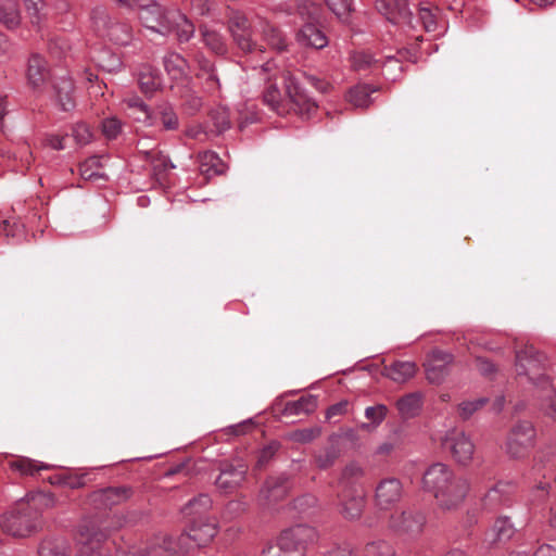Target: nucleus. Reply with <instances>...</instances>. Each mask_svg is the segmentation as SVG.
I'll use <instances>...</instances> for the list:
<instances>
[{"label": "nucleus", "instance_id": "1", "mask_svg": "<svg viewBox=\"0 0 556 556\" xmlns=\"http://www.w3.org/2000/svg\"><path fill=\"white\" fill-rule=\"evenodd\" d=\"M55 505L50 492H29L20 498L16 506L0 516V528L14 538H27L42 528L41 510Z\"/></svg>", "mask_w": 556, "mask_h": 556}, {"label": "nucleus", "instance_id": "2", "mask_svg": "<svg viewBox=\"0 0 556 556\" xmlns=\"http://www.w3.org/2000/svg\"><path fill=\"white\" fill-rule=\"evenodd\" d=\"M422 486L433 495L438 506L444 510L457 509L469 492V482L457 477L445 464L431 465L422 477Z\"/></svg>", "mask_w": 556, "mask_h": 556}, {"label": "nucleus", "instance_id": "3", "mask_svg": "<svg viewBox=\"0 0 556 556\" xmlns=\"http://www.w3.org/2000/svg\"><path fill=\"white\" fill-rule=\"evenodd\" d=\"M318 540V532L307 525H296L283 530L277 545L268 546L263 556H305L306 549Z\"/></svg>", "mask_w": 556, "mask_h": 556}, {"label": "nucleus", "instance_id": "4", "mask_svg": "<svg viewBox=\"0 0 556 556\" xmlns=\"http://www.w3.org/2000/svg\"><path fill=\"white\" fill-rule=\"evenodd\" d=\"M427 517L420 509L407 507L393 511L388 520V528L404 540H417L424 532Z\"/></svg>", "mask_w": 556, "mask_h": 556}, {"label": "nucleus", "instance_id": "5", "mask_svg": "<svg viewBox=\"0 0 556 556\" xmlns=\"http://www.w3.org/2000/svg\"><path fill=\"white\" fill-rule=\"evenodd\" d=\"M226 18L227 30L236 46L244 53L257 51L258 46L253 39V29L245 13L228 8Z\"/></svg>", "mask_w": 556, "mask_h": 556}, {"label": "nucleus", "instance_id": "6", "mask_svg": "<svg viewBox=\"0 0 556 556\" xmlns=\"http://www.w3.org/2000/svg\"><path fill=\"white\" fill-rule=\"evenodd\" d=\"M191 549L188 535L155 536L142 548L132 551L128 556H185Z\"/></svg>", "mask_w": 556, "mask_h": 556}, {"label": "nucleus", "instance_id": "7", "mask_svg": "<svg viewBox=\"0 0 556 556\" xmlns=\"http://www.w3.org/2000/svg\"><path fill=\"white\" fill-rule=\"evenodd\" d=\"M131 9L138 11L139 20L146 28L168 36L173 10L164 9L156 0H136Z\"/></svg>", "mask_w": 556, "mask_h": 556}, {"label": "nucleus", "instance_id": "8", "mask_svg": "<svg viewBox=\"0 0 556 556\" xmlns=\"http://www.w3.org/2000/svg\"><path fill=\"white\" fill-rule=\"evenodd\" d=\"M118 526L119 521L110 516L85 518L78 526L77 541L83 545L99 544Z\"/></svg>", "mask_w": 556, "mask_h": 556}, {"label": "nucleus", "instance_id": "9", "mask_svg": "<svg viewBox=\"0 0 556 556\" xmlns=\"http://www.w3.org/2000/svg\"><path fill=\"white\" fill-rule=\"evenodd\" d=\"M290 489V479L285 473L269 477L260 491L258 504L264 509L273 510L276 504L288 495Z\"/></svg>", "mask_w": 556, "mask_h": 556}, {"label": "nucleus", "instance_id": "10", "mask_svg": "<svg viewBox=\"0 0 556 556\" xmlns=\"http://www.w3.org/2000/svg\"><path fill=\"white\" fill-rule=\"evenodd\" d=\"M286 90L294 110L305 118H308L317 109V104L307 92L301 87L298 79L288 74L285 77Z\"/></svg>", "mask_w": 556, "mask_h": 556}, {"label": "nucleus", "instance_id": "11", "mask_svg": "<svg viewBox=\"0 0 556 556\" xmlns=\"http://www.w3.org/2000/svg\"><path fill=\"white\" fill-rule=\"evenodd\" d=\"M375 8L393 25H409L413 13L407 0H376Z\"/></svg>", "mask_w": 556, "mask_h": 556}, {"label": "nucleus", "instance_id": "12", "mask_svg": "<svg viewBox=\"0 0 556 556\" xmlns=\"http://www.w3.org/2000/svg\"><path fill=\"white\" fill-rule=\"evenodd\" d=\"M403 496V484L396 478L382 479L375 490V502L379 509L394 507Z\"/></svg>", "mask_w": 556, "mask_h": 556}, {"label": "nucleus", "instance_id": "13", "mask_svg": "<svg viewBox=\"0 0 556 556\" xmlns=\"http://www.w3.org/2000/svg\"><path fill=\"white\" fill-rule=\"evenodd\" d=\"M453 362V355L448 352L434 349L425 363L426 376L430 383L440 384L448 375V366Z\"/></svg>", "mask_w": 556, "mask_h": 556}, {"label": "nucleus", "instance_id": "14", "mask_svg": "<svg viewBox=\"0 0 556 556\" xmlns=\"http://www.w3.org/2000/svg\"><path fill=\"white\" fill-rule=\"evenodd\" d=\"M130 495L131 489L128 486H109L92 492L89 501L97 508H110L124 503Z\"/></svg>", "mask_w": 556, "mask_h": 556}, {"label": "nucleus", "instance_id": "15", "mask_svg": "<svg viewBox=\"0 0 556 556\" xmlns=\"http://www.w3.org/2000/svg\"><path fill=\"white\" fill-rule=\"evenodd\" d=\"M340 511L345 519H358L365 507V496L361 490H342L338 494Z\"/></svg>", "mask_w": 556, "mask_h": 556}, {"label": "nucleus", "instance_id": "16", "mask_svg": "<svg viewBox=\"0 0 556 556\" xmlns=\"http://www.w3.org/2000/svg\"><path fill=\"white\" fill-rule=\"evenodd\" d=\"M535 441V429L529 421H521L513 429L507 440L509 452H519L533 447Z\"/></svg>", "mask_w": 556, "mask_h": 556}, {"label": "nucleus", "instance_id": "17", "mask_svg": "<svg viewBox=\"0 0 556 556\" xmlns=\"http://www.w3.org/2000/svg\"><path fill=\"white\" fill-rule=\"evenodd\" d=\"M26 77L28 85L35 91H41L48 77L49 70L46 59L39 53H33L27 62Z\"/></svg>", "mask_w": 556, "mask_h": 556}, {"label": "nucleus", "instance_id": "18", "mask_svg": "<svg viewBox=\"0 0 556 556\" xmlns=\"http://www.w3.org/2000/svg\"><path fill=\"white\" fill-rule=\"evenodd\" d=\"M190 547H200L206 545L217 534V527L214 522L205 521L203 519H191V525L188 532Z\"/></svg>", "mask_w": 556, "mask_h": 556}, {"label": "nucleus", "instance_id": "19", "mask_svg": "<svg viewBox=\"0 0 556 556\" xmlns=\"http://www.w3.org/2000/svg\"><path fill=\"white\" fill-rule=\"evenodd\" d=\"M513 485L506 482H498L492 486L482 498L483 507L488 510H495L510 503Z\"/></svg>", "mask_w": 556, "mask_h": 556}, {"label": "nucleus", "instance_id": "20", "mask_svg": "<svg viewBox=\"0 0 556 556\" xmlns=\"http://www.w3.org/2000/svg\"><path fill=\"white\" fill-rule=\"evenodd\" d=\"M54 100L61 111L68 112L75 108L74 84L67 76L53 83Z\"/></svg>", "mask_w": 556, "mask_h": 556}, {"label": "nucleus", "instance_id": "21", "mask_svg": "<svg viewBox=\"0 0 556 556\" xmlns=\"http://www.w3.org/2000/svg\"><path fill=\"white\" fill-rule=\"evenodd\" d=\"M129 115L137 122L151 127L155 126V117L150 106L138 96L124 99Z\"/></svg>", "mask_w": 556, "mask_h": 556}, {"label": "nucleus", "instance_id": "22", "mask_svg": "<svg viewBox=\"0 0 556 556\" xmlns=\"http://www.w3.org/2000/svg\"><path fill=\"white\" fill-rule=\"evenodd\" d=\"M245 472L247 467L242 464L227 466L220 470L215 483L217 488L228 492L241 484L244 480Z\"/></svg>", "mask_w": 556, "mask_h": 556}, {"label": "nucleus", "instance_id": "23", "mask_svg": "<svg viewBox=\"0 0 556 556\" xmlns=\"http://www.w3.org/2000/svg\"><path fill=\"white\" fill-rule=\"evenodd\" d=\"M138 84L144 94L152 96L163 86L162 74L151 65H142L138 73Z\"/></svg>", "mask_w": 556, "mask_h": 556}, {"label": "nucleus", "instance_id": "24", "mask_svg": "<svg viewBox=\"0 0 556 556\" xmlns=\"http://www.w3.org/2000/svg\"><path fill=\"white\" fill-rule=\"evenodd\" d=\"M296 39L300 45L315 49H324L329 42L325 33L314 24H305L299 30Z\"/></svg>", "mask_w": 556, "mask_h": 556}, {"label": "nucleus", "instance_id": "25", "mask_svg": "<svg viewBox=\"0 0 556 556\" xmlns=\"http://www.w3.org/2000/svg\"><path fill=\"white\" fill-rule=\"evenodd\" d=\"M417 372V365L412 361H396L383 369V375L396 383H404Z\"/></svg>", "mask_w": 556, "mask_h": 556}, {"label": "nucleus", "instance_id": "26", "mask_svg": "<svg viewBox=\"0 0 556 556\" xmlns=\"http://www.w3.org/2000/svg\"><path fill=\"white\" fill-rule=\"evenodd\" d=\"M541 359L532 345L516 352V370L519 376H528L540 368Z\"/></svg>", "mask_w": 556, "mask_h": 556}, {"label": "nucleus", "instance_id": "27", "mask_svg": "<svg viewBox=\"0 0 556 556\" xmlns=\"http://www.w3.org/2000/svg\"><path fill=\"white\" fill-rule=\"evenodd\" d=\"M317 405L318 400L316 395H303L295 401L287 402L279 415L282 417H292L302 414H311L316 409Z\"/></svg>", "mask_w": 556, "mask_h": 556}, {"label": "nucleus", "instance_id": "28", "mask_svg": "<svg viewBox=\"0 0 556 556\" xmlns=\"http://www.w3.org/2000/svg\"><path fill=\"white\" fill-rule=\"evenodd\" d=\"M175 34L179 42L189 41L194 35V25L179 11H172L168 35Z\"/></svg>", "mask_w": 556, "mask_h": 556}, {"label": "nucleus", "instance_id": "29", "mask_svg": "<svg viewBox=\"0 0 556 556\" xmlns=\"http://www.w3.org/2000/svg\"><path fill=\"white\" fill-rule=\"evenodd\" d=\"M89 476H90L89 471L77 472V471H72V470H64V471L51 475L48 478V481L51 484L68 486L71 489H78V488L84 486L87 483V481L91 480V479H87V477H89Z\"/></svg>", "mask_w": 556, "mask_h": 556}, {"label": "nucleus", "instance_id": "30", "mask_svg": "<svg viewBox=\"0 0 556 556\" xmlns=\"http://www.w3.org/2000/svg\"><path fill=\"white\" fill-rule=\"evenodd\" d=\"M200 35L204 46L217 55H224L228 51V46L224 35L208 26L200 27Z\"/></svg>", "mask_w": 556, "mask_h": 556}, {"label": "nucleus", "instance_id": "31", "mask_svg": "<svg viewBox=\"0 0 556 556\" xmlns=\"http://www.w3.org/2000/svg\"><path fill=\"white\" fill-rule=\"evenodd\" d=\"M27 18L31 27L41 33L46 26L47 14L45 0H23Z\"/></svg>", "mask_w": 556, "mask_h": 556}, {"label": "nucleus", "instance_id": "32", "mask_svg": "<svg viewBox=\"0 0 556 556\" xmlns=\"http://www.w3.org/2000/svg\"><path fill=\"white\" fill-rule=\"evenodd\" d=\"M153 114L155 123L160 121L164 130L174 131L179 128V117L170 102L162 101L157 103Z\"/></svg>", "mask_w": 556, "mask_h": 556}, {"label": "nucleus", "instance_id": "33", "mask_svg": "<svg viewBox=\"0 0 556 556\" xmlns=\"http://www.w3.org/2000/svg\"><path fill=\"white\" fill-rule=\"evenodd\" d=\"M22 22L17 0H0V23L9 30L16 29Z\"/></svg>", "mask_w": 556, "mask_h": 556}, {"label": "nucleus", "instance_id": "34", "mask_svg": "<svg viewBox=\"0 0 556 556\" xmlns=\"http://www.w3.org/2000/svg\"><path fill=\"white\" fill-rule=\"evenodd\" d=\"M38 556H71V545L64 538H47L38 547Z\"/></svg>", "mask_w": 556, "mask_h": 556}, {"label": "nucleus", "instance_id": "35", "mask_svg": "<svg viewBox=\"0 0 556 556\" xmlns=\"http://www.w3.org/2000/svg\"><path fill=\"white\" fill-rule=\"evenodd\" d=\"M365 476V468L358 462L349 463L342 470L339 485L342 490H357L354 488Z\"/></svg>", "mask_w": 556, "mask_h": 556}, {"label": "nucleus", "instance_id": "36", "mask_svg": "<svg viewBox=\"0 0 556 556\" xmlns=\"http://www.w3.org/2000/svg\"><path fill=\"white\" fill-rule=\"evenodd\" d=\"M163 65L167 75L174 80L181 79L187 74L188 63L179 53H166L163 58Z\"/></svg>", "mask_w": 556, "mask_h": 556}, {"label": "nucleus", "instance_id": "37", "mask_svg": "<svg viewBox=\"0 0 556 556\" xmlns=\"http://www.w3.org/2000/svg\"><path fill=\"white\" fill-rule=\"evenodd\" d=\"M199 169L206 177H213L224 172V163L217 153L205 151L199 154Z\"/></svg>", "mask_w": 556, "mask_h": 556}, {"label": "nucleus", "instance_id": "38", "mask_svg": "<svg viewBox=\"0 0 556 556\" xmlns=\"http://www.w3.org/2000/svg\"><path fill=\"white\" fill-rule=\"evenodd\" d=\"M103 37L116 45L126 46L132 39V28L125 22H111Z\"/></svg>", "mask_w": 556, "mask_h": 556}, {"label": "nucleus", "instance_id": "39", "mask_svg": "<svg viewBox=\"0 0 556 556\" xmlns=\"http://www.w3.org/2000/svg\"><path fill=\"white\" fill-rule=\"evenodd\" d=\"M212 507V500L207 494H199L190 500L182 508L181 513L192 519H202Z\"/></svg>", "mask_w": 556, "mask_h": 556}, {"label": "nucleus", "instance_id": "40", "mask_svg": "<svg viewBox=\"0 0 556 556\" xmlns=\"http://www.w3.org/2000/svg\"><path fill=\"white\" fill-rule=\"evenodd\" d=\"M515 528L507 517H500L488 532V540L491 544L505 542L513 538Z\"/></svg>", "mask_w": 556, "mask_h": 556}, {"label": "nucleus", "instance_id": "41", "mask_svg": "<svg viewBox=\"0 0 556 556\" xmlns=\"http://www.w3.org/2000/svg\"><path fill=\"white\" fill-rule=\"evenodd\" d=\"M422 401L419 393H408L396 401V408L403 418H413L421 410Z\"/></svg>", "mask_w": 556, "mask_h": 556}, {"label": "nucleus", "instance_id": "42", "mask_svg": "<svg viewBox=\"0 0 556 556\" xmlns=\"http://www.w3.org/2000/svg\"><path fill=\"white\" fill-rule=\"evenodd\" d=\"M9 466L12 471L18 472L22 476H34L38 471L50 467L48 464L24 456L10 460Z\"/></svg>", "mask_w": 556, "mask_h": 556}, {"label": "nucleus", "instance_id": "43", "mask_svg": "<svg viewBox=\"0 0 556 556\" xmlns=\"http://www.w3.org/2000/svg\"><path fill=\"white\" fill-rule=\"evenodd\" d=\"M439 11L437 5L428 1L420 0L418 2V16L426 31L430 33L437 30Z\"/></svg>", "mask_w": 556, "mask_h": 556}, {"label": "nucleus", "instance_id": "44", "mask_svg": "<svg viewBox=\"0 0 556 556\" xmlns=\"http://www.w3.org/2000/svg\"><path fill=\"white\" fill-rule=\"evenodd\" d=\"M443 447L446 452H472L473 445L470 439L459 431L448 433L444 441Z\"/></svg>", "mask_w": 556, "mask_h": 556}, {"label": "nucleus", "instance_id": "45", "mask_svg": "<svg viewBox=\"0 0 556 556\" xmlns=\"http://www.w3.org/2000/svg\"><path fill=\"white\" fill-rule=\"evenodd\" d=\"M377 91L370 85H357L350 89L348 100L356 108H368L371 103V93Z\"/></svg>", "mask_w": 556, "mask_h": 556}, {"label": "nucleus", "instance_id": "46", "mask_svg": "<svg viewBox=\"0 0 556 556\" xmlns=\"http://www.w3.org/2000/svg\"><path fill=\"white\" fill-rule=\"evenodd\" d=\"M352 67L357 72L380 68V60L369 51H356L351 55Z\"/></svg>", "mask_w": 556, "mask_h": 556}, {"label": "nucleus", "instance_id": "47", "mask_svg": "<svg viewBox=\"0 0 556 556\" xmlns=\"http://www.w3.org/2000/svg\"><path fill=\"white\" fill-rule=\"evenodd\" d=\"M263 101L268 108L278 115L287 113V109L282 103V94L276 85H268L263 92Z\"/></svg>", "mask_w": 556, "mask_h": 556}, {"label": "nucleus", "instance_id": "48", "mask_svg": "<svg viewBox=\"0 0 556 556\" xmlns=\"http://www.w3.org/2000/svg\"><path fill=\"white\" fill-rule=\"evenodd\" d=\"M330 442L338 448H354L357 446L358 434L353 428L340 429L330 437Z\"/></svg>", "mask_w": 556, "mask_h": 556}, {"label": "nucleus", "instance_id": "49", "mask_svg": "<svg viewBox=\"0 0 556 556\" xmlns=\"http://www.w3.org/2000/svg\"><path fill=\"white\" fill-rule=\"evenodd\" d=\"M320 433L321 428L315 426L311 428L291 431L283 437V440L299 444H307L317 439L320 435Z\"/></svg>", "mask_w": 556, "mask_h": 556}, {"label": "nucleus", "instance_id": "50", "mask_svg": "<svg viewBox=\"0 0 556 556\" xmlns=\"http://www.w3.org/2000/svg\"><path fill=\"white\" fill-rule=\"evenodd\" d=\"M101 166L100 159L98 156H92L79 165L80 176L85 180H98V179H106V175L104 173L99 172V167Z\"/></svg>", "mask_w": 556, "mask_h": 556}, {"label": "nucleus", "instance_id": "51", "mask_svg": "<svg viewBox=\"0 0 556 556\" xmlns=\"http://www.w3.org/2000/svg\"><path fill=\"white\" fill-rule=\"evenodd\" d=\"M262 31L265 40L271 46V48L278 51H285L287 49L288 41L280 29L267 23L263 27Z\"/></svg>", "mask_w": 556, "mask_h": 556}, {"label": "nucleus", "instance_id": "52", "mask_svg": "<svg viewBox=\"0 0 556 556\" xmlns=\"http://www.w3.org/2000/svg\"><path fill=\"white\" fill-rule=\"evenodd\" d=\"M210 117L217 135L225 132L231 127L229 110L226 108L220 106L212 110Z\"/></svg>", "mask_w": 556, "mask_h": 556}, {"label": "nucleus", "instance_id": "53", "mask_svg": "<svg viewBox=\"0 0 556 556\" xmlns=\"http://www.w3.org/2000/svg\"><path fill=\"white\" fill-rule=\"evenodd\" d=\"M94 59L98 66L109 73L117 72L122 66L118 55L110 50L99 51Z\"/></svg>", "mask_w": 556, "mask_h": 556}, {"label": "nucleus", "instance_id": "54", "mask_svg": "<svg viewBox=\"0 0 556 556\" xmlns=\"http://www.w3.org/2000/svg\"><path fill=\"white\" fill-rule=\"evenodd\" d=\"M388 414V407L384 404H377L365 408V417L370 421L363 424V429H368L370 426L378 427L383 422Z\"/></svg>", "mask_w": 556, "mask_h": 556}, {"label": "nucleus", "instance_id": "55", "mask_svg": "<svg viewBox=\"0 0 556 556\" xmlns=\"http://www.w3.org/2000/svg\"><path fill=\"white\" fill-rule=\"evenodd\" d=\"M90 20L94 30L103 37L112 20L103 7H96L90 13Z\"/></svg>", "mask_w": 556, "mask_h": 556}, {"label": "nucleus", "instance_id": "56", "mask_svg": "<svg viewBox=\"0 0 556 556\" xmlns=\"http://www.w3.org/2000/svg\"><path fill=\"white\" fill-rule=\"evenodd\" d=\"M327 8L341 21H346L353 11L352 0H323Z\"/></svg>", "mask_w": 556, "mask_h": 556}, {"label": "nucleus", "instance_id": "57", "mask_svg": "<svg viewBox=\"0 0 556 556\" xmlns=\"http://www.w3.org/2000/svg\"><path fill=\"white\" fill-rule=\"evenodd\" d=\"M363 556H394V549L387 541H375L365 546Z\"/></svg>", "mask_w": 556, "mask_h": 556}, {"label": "nucleus", "instance_id": "58", "mask_svg": "<svg viewBox=\"0 0 556 556\" xmlns=\"http://www.w3.org/2000/svg\"><path fill=\"white\" fill-rule=\"evenodd\" d=\"M380 67L384 77L390 80H395L403 70L400 60L392 55L386 56L383 62L380 60Z\"/></svg>", "mask_w": 556, "mask_h": 556}, {"label": "nucleus", "instance_id": "59", "mask_svg": "<svg viewBox=\"0 0 556 556\" xmlns=\"http://www.w3.org/2000/svg\"><path fill=\"white\" fill-rule=\"evenodd\" d=\"M101 127L104 137L109 140H113L121 135L123 123L117 117L110 116L102 121Z\"/></svg>", "mask_w": 556, "mask_h": 556}, {"label": "nucleus", "instance_id": "60", "mask_svg": "<svg viewBox=\"0 0 556 556\" xmlns=\"http://www.w3.org/2000/svg\"><path fill=\"white\" fill-rule=\"evenodd\" d=\"M24 227L20 223H11L10 220H2L0 223V236H5L8 239H12L9 243H13L23 237Z\"/></svg>", "mask_w": 556, "mask_h": 556}, {"label": "nucleus", "instance_id": "61", "mask_svg": "<svg viewBox=\"0 0 556 556\" xmlns=\"http://www.w3.org/2000/svg\"><path fill=\"white\" fill-rule=\"evenodd\" d=\"M488 402V397H479L472 401L462 402L458 405L460 417L463 419H469L473 415V413L483 407Z\"/></svg>", "mask_w": 556, "mask_h": 556}, {"label": "nucleus", "instance_id": "62", "mask_svg": "<svg viewBox=\"0 0 556 556\" xmlns=\"http://www.w3.org/2000/svg\"><path fill=\"white\" fill-rule=\"evenodd\" d=\"M72 135L75 141L80 146L89 143L92 139V132L89 126L84 123L76 124L73 128Z\"/></svg>", "mask_w": 556, "mask_h": 556}, {"label": "nucleus", "instance_id": "63", "mask_svg": "<svg viewBox=\"0 0 556 556\" xmlns=\"http://www.w3.org/2000/svg\"><path fill=\"white\" fill-rule=\"evenodd\" d=\"M542 407L545 415L556 420V391L553 388L546 390V399L544 400Z\"/></svg>", "mask_w": 556, "mask_h": 556}, {"label": "nucleus", "instance_id": "64", "mask_svg": "<svg viewBox=\"0 0 556 556\" xmlns=\"http://www.w3.org/2000/svg\"><path fill=\"white\" fill-rule=\"evenodd\" d=\"M204 76L208 91H214L219 88V79L216 75L214 65L210 61H205Z\"/></svg>", "mask_w": 556, "mask_h": 556}]
</instances>
